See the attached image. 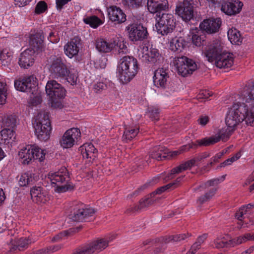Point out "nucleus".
<instances>
[{"instance_id": "bf43d9fd", "label": "nucleus", "mask_w": 254, "mask_h": 254, "mask_svg": "<svg viewBox=\"0 0 254 254\" xmlns=\"http://www.w3.org/2000/svg\"><path fill=\"white\" fill-rule=\"evenodd\" d=\"M171 190V185L169 184L157 189L155 191L150 194L151 197H153L156 194H161L168 190Z\"/></svg>"}, {"instance_id": "c756f323", "label": "nucleus", "mask_w": 254, "mask_h": 254, "mask_svg": "<svg viewBox=\"0 0 254 254\" xmlns=\"http://www.w3.org/2000/svg\"><path fill=\"white\" fill-rule=\"evenodd\" d=\"M169 49L173 52H181L186 46V41L182 37L173 38L169 42Z\"/></svg>"}, {"instance_id": "f3484780", "label": "nucleus", "mask_w": 254, "mask_h": 254, "mask_svg": "<svg viewBox=\"0 0 254 254\" xmlns=\"http://www.w3.org/2000/svg\"><path fill=\"white\" fill-rule=\"evenodd\" d=\"M139 57L143 62L154 64L159 60L160 54L158 50L152 46L149 48L147 46H143Z\"/></svg>"}, {"instance_id": "f257e3e1", "label": "nucleus", "mask_w": 254, "mask_h": 254, "mask_svg": "<svg viewBox=\"0 0 254 254\" xmlns=\"http://www.w3.org/2000/svg\"><path fill=\"white\" fill-rule=\"evenodd\" d=\"M243 122L247 125L254 126V106L249 107L244 103H234L227 113L226 124L228 127L236 129Z\"/></svg>"}, {"instance_id": "4c0bfd02", "label": "nucleus", "mask_w": 254, "mask_h": 254, "mask_svg": "<svg viewBox=\"0 0 254 254\" xmlns=\"http://www.w3.org/2000/svg\"><path fill=\"white\" fill-rule=\"evenodd\" d=\"M13 59L12 52L6 49L0 53V62L2 65L8 66L11 64Z\"/></svg>"}, {"instance_id": "c03bdc74", "label": "nucleus", "mask_w": 254, "mask_h": 254, "mask_svg": "<svg viewBox=\"0 0 254 254\" xmlns=\"http://www.w3.org/2000/svg\"><path fill=\"white\" fill-rule=\"evenodd\" d=\"M7 86L5 82L0 81V107L6 103Z\"/></svg>"}, {"instance_id": "09e8293b", "label": "nucleus", "mask_w": 254, "mask_h": 254, "mask_svg": "<svg viewBox=\"0 0 254 254\" xmlns=\"http://www.w3.org/2000/svg\"><path fill=\"white\" fill-rule=\"evenodd\" d=\"M108 16H126L120 7L116 5H112L107 8Z\"/></svg>"}, {"instance_id": "473e14b6", "label": "nucleus", "mask_w": 254, "mask_h": 254, "mask_svg": "<svg viewBox=\"0 0 254 254\" xmlns=\"http://www.w3.org/2000/svg\"><path fill=\"white\" fill-rule=\"evenodd\" d=\"M96 48L101 53H108L115 48V44L113 41L108 43L103 39H99L96 42Z\"/></svg>"}, {"instance_id": "7c9ffc66", "label": "nucleus", "mask_w": 254, "mask_h": 254, "mask_svg": "<svg viewBox=\"0 0 254 254\" xmlns=\"http://www.w3.org/2000/svg\"><path fill=\"white\" fill-rule=\"evenodd\" d=\"M35 174L30 172L22 174L18 180L20 187H28L34 184L36 181Z\"/></svg>"}, {"instance_id": "58836bf2", "label": "nucleus", "mask_w": 254, "mask_h": 254, "mask_svg": "<svg viewBox=\"0 0 254 254\" xmlns=\"http://www.w3.org/2000/svg\"><path fill=\"white\" fill-rule=\"evenodd\" d=\"M235 239L227 241L224 237H220L216 239L214 241L215 247L216 249L234 247L236 244L234 243Z\"/></svg>"}, {"instance_id": "69168bd1", "label": "nucleus", "mask_w": 254, "mask_h": 254, "mask_svg": "<svg viewBox=\"0 0 254 254\" xmlns=\"http://www.w3.org/2000/svg\"><path fill=\"white\" fill-rule=\"evenodd\" d=\"M68 235V232L67 231H64L58 235L54 236L52 239V241L53 242H56L60 241L64 237Z\"/></svg>"}, {"instance_id": "ea45409f", "label": "nucleus", "mask_w": 254, "mask_h": 254, "mask_svg": "<svg viewBox=\"0 0 254 254\" xmlns=\"http://www.w3.org/2000/svg\"><path fill=\"white\" fill-rule=\"evenodd\" d=\"M235 130V128L227 126L226 128H224L220 130L217 134L215 135V137L218 139V142L220 140L225 141L228 140Z\"/></svg>"}, {"instance_id": "c85d7f7f", "label": "nucleus", "mask_w": 254, "mask_h": 254, "mask_svg": "<svg viewBox=\"0 0 254 254\" xmlns=\"http://www.w3.org/2000/svg\"><path fill=\"white\" fill-rule=\"evenodd\" d=\"M168 149L160 145L153 147L150 151L149 157L158 161L162 160L167 157Z\"/></svg>"}, {"instance_id": "c9c22d12", "label": "nucleus", "mask_w": 254, "mask_h": 254, "mask_svg": "<svg viewBox=\"0 0 254 254\" xmlns=\"http://www.w3.org/2000/svg\"><path fill=\"white\" fill-rule=\"evenodd\" d=\"M229 41L233 44L239 45L243 41L240 31L236 28L230 29L227 32Z\"/></svg>"}, {"instance_id": "4d7b16f0", "label": "nucleus", "mask_w": 254, "mask_h": 254, "mask_svg": "<svg viewBox=\"0 0 254 254\" xmlns=\"http://www.w3.org/2000/svg\"><path fill=\"white\" fill-rule=\"evenodd\" d=\"M149 117L152 120L157 121L159 119L160 110L159 109L155 107L150 108L149 110Z\"/></svg>"}, {"instance_id": "774afa93", "label": "nucleus", "mask_w": 254, "mask_h": 254, "mask_svg": "<svg viewBox=\"0 0 254 254\" xmlns=\"http://www.w3.org/2000/svg\"><path fill=\"white\" fill-rule=\"evenodd\" d=\"M71 0H56V7L58 10H61L63 6Z\"/></svg>"}, {"instance_id": "a18cd8bd", "label": "nucleus", "mask_w": 254, "mask_h": 254, "mask_svg": "<svg viewBox=\"0 0 254 254\" xmlns=\"http://www.w3.org/2000/svg\"><path fill=\"white\" fill-rule=\"evenodd\" d=\"M83 21L86 24H89L94 28H97L103 23L102 20L98 17H87L83 19Z\"/></svg>"}, {"instance_id": "9b49d317", "label": "nucleus", "mask_w": 254, "mask_h": 254, "mask_svg": "<svg viewBox=\"0 0 254 254\" xmlns=\"http://www.w3.org/2000/svg\"><path fill=\"white\" fill-rule=\"evenodd\" d=\"M199 0H184L183 2L177 4L175 9V14L178 16H197L194 13V6H197Z\"/></svg>"}, {"instance_id": "4be33fe9", "label": "nucleus", "mask_w": 254, "mask_h": 254, "mask_svg": "<svg viewBox=\"0 0 254 254\" xmlns=\"http://www.w3.org/2000/svg\"><path fill=\"white\" fill-rule=\"evenodd\" d=\"M81 45L80 38L78 36L74 37L64 45L65 54L69 58H72L78 54Z\"/></svg>"}, {"instance_id": "39448f33", "label": "nucleus", "mask_w": 254, "mask_h": 254, "mask_svg": "<svg viewBox=\"0 0 254 254\" xmlns=\"http://www.w3.org/2000/svg\"><path fill=\"white\" fill-rule=\"evenodd\" d=\"M108 243L106 239H99L75 249L72 254H97L106 249Z\"/></svg>"}, {"instance_id": "393cba45", "label": "nucleus", "mask_w": 254, "mask_h": 254, "mask_svg": "<svg viewBox=\"0 0 254 254\" xmlns=\"http://www.w3.org/2000/svg\"><path fill=\"white\" fill-rule=\"evenodd\" d=\"M34 50L27 49L22 52L19 56L18 64L23 68H27L32 66L34 63L35 54Z\"/></svg>"}, {"instance_id": "864d4df0", "label": "nucleus", "mask_w": 254, "mask_h": 254, "mask_svg": "<svg viewBox=\"0 0 254 254\" xmlns=\"http://www.w3.org/2000/svg\"><path fill=\"white\" fill-rule=\"evenodd\" d=\"M205 36L202 34L200 35L198 32L196 34H193L192 36V43L197 47H200L203 44V42L205 41Z\"/></svg>"}, {"instance_id": "dca6fc26", "label": "nucleus", "mask_w": 254, "mask_h": 254, "mask_svg": "<svg viewBox=\"0 0 254 254\" xmlns=\"http://www.w3.org/2000/svg\"><path fill=\"white\" fill-rule=\"evenodd\" d=\"M128 37L132 41H142L148 36L147 28L142 24H131L127 27Z\"/></svg>"}, {"instance_id": "603ef678", "label": "nucleus", "mask_w": 254, "mask_h": 254, "mask_svg": "<svg viewBox=\"0 0 254 254\" xmlns=\"http://www.w3.org/2000/svg\"><path fill=\"white\" fill-rule=\"evenodd\" d=\"M17 123V120L15 115H9L7 116L4 121V124L5 127L13 129V128L16 126Z\"/></svg>"}, {"instance_id": "f8f14e48", "label": "nucleus", "mask_w": 254, "mask_h": 254, "mask_svg": "<svg viewBox=\"0 0 254 254\" xmlns=\"http://www.w3.org/2000/svg\"><path fill=\"white\" fill-rule=\"evenodd\" d=\"M155 27L158 34L166 35L171 33L175 27L173 17H156Z\"/></svg>"}, {"instance_id": "9d476101", "label": "nucleus", "mask_w": 254, "mask_h": 254, "mask_svg": "<svg viewBox=\"0 0 254 254\" xmlns=\"http://www.w3.org/2000/svg\"><path fill=\"white\" fill-rule=\"evenodd\" d=\"M194 165V160L191 159L186 161L179 166L172 169L171 172L169 173H162L159 175L157 177H154L152 179L151 182H150L149 184H151L152 185L155 184L158 182L159 179H162L163 181L166 182L169 180L172 179L174 178V175L181 173L187 169H190L192 166Z\"/></svg>"}, {"instance_id": "de8ad7c7", "label": "nucleus", "mask_w": 254, "mask_h": 254, "mask_svg": "<svg viewBox=\"0 0 254 254\" xmlns=\"http://www.w3.org/2000/svg\"><path fill=\"white\" fill-rule=\"evenodd\" d=\"M234 243L236 245H239L245 243L248 241H254V234L251 233L245 234L235 239Z\"/></svg>"}, {"instance_id": "72a5a7b5", "label": "nucleus", "mask_w": 254, "mask_h": 254, "mask_svg": "<svg viewBox=\"0 0 254 254\" xmlns=\"http://www.w3.org/2000/svg\"><path fill=\"white\" fill-rule=\"evenodd\" d=\"M15 132L13 129L4 128L0 132V144H7L10 140L15 138Z\"/></svg>"}, {"instance_id": "7ed1b4c3", "label": "nucleus", "mask_w": 254, "mask_h": 254, "mask_svg": "<svg viewBox=\"0 0 254 254\" xmlns=\"http://www.w3.org/2000/svg\"><path fill=\"white\" fill-rule=\"evenodd\" d=\"M48 179L52 185L55 187V191L58 193H63L74 190V186L69 182V176L67 169L62 167L58 171L50 173Z\"/></svg>"}, {"instance_id": "ddd939ff", "label": "nucleus", "mask_w": 254, "mask_h": 254, "mask_svg": "<svg viewBox=\"0 0 254 254\" xmlns=\"http://www.w3.org/2000/svg\"><path fill=\"white\" fill-rule=\"evenodd\" d=\"M37 85L36 78L33 76L19 78L14 82V87L16 90L31 93L33 95L37 90Z\"/></svg>"}, {"instance_id": "79ce46f5", "label": "nucleus", "mask_w": 254, "mask_h": 254, "mask_svg": "<svg viewBox=\"0 0 254 254\" xmlns=\"http://www.w3.org/2000/svg\"><path fill=\"white\" fill-rule=\"evenodd\" d=\"M216 191L217 189L215 188L210 189L208 191L205 192L204 194L201 195L198 198L197 202L200 204H202L209 201L215 195Z\"/></svg>"}, {"instance_id": "37998d69", "label": "nucleus", "mask_w": 254, "mask_h": 254, "mask_svg": "<svg viewBox=\"0 0 254 254\" xmlns=\"http://www.w3.org/2000/svg\"><path fill=\"white\" fill-rule=\"evenodd\" d=\"M31 148L33 152V160H38L39 162L43 161L45 156V151L35 145H31Z\"/></svg>"}, {"instance_id": "412c9836", "label": "nucleus", "mask_w": 254, "mask_h": 254, "mask_svg": "<svg viewBox=\"0 0 254 254\" xmlns=\"http://www.w3.org/2000/svg\"><path fill=\"white\" fill-rule=\"evenodd\" d=\"M223 51V46L221 42L215 40L207 47L204 53L209 62H214Z\"/></svg>"}, {"instance_id": "680f3d73", "label": "nucleus", "mask_w": 254, "mask_h": 254, "mask_svg": "<svg viewBox=\"0 0 254 254\" xmlns=\"http://www.w3.org/2000/svg\"><path fill=\"white\" fill-rule=\"evenodd\" d=\"M140 210L138 205H130L127 208L125 213L127 214H132L138 212Z\"/></svg>"}, {"instance_id": "6ab92c4d", "label": "nucleus", "mask_w": 254, "mask_h": 254, "mask_svg": "<svg viewBox=\"0 0 254 254\" xmlns=\"http://www.w3.org/2000/svg\"><path fill=\"white\" fill-rule=\"evenodd\" d=\"M222 24L220 17L214 18L213 17L205 19L201 22L199 27L200 29L206 31L207 33H215L218 31Z\"/></svg>"}, {"instance_id": "e2e57ef3", "label": "nucleus", "mask_w": 254, "mask_h": 254, "mask_svg": "<svg viewBox=\"0 0 254 254\" xmlns=\"http://www.w3.org/2000/svg\"><path fill=\"white\" fill-rule=\"evenodd\" d=\"M106 87L107 85L104 82H99L94 85L93 89L96 93H99L105 90Z\"/></svg>"}, {"instance_id": "2eb2a0df", "label": "nucleus", "mask_w": 254, "mask_h": 254, "mask_svg": "<svg viewBox=\"0 0 254 254\" xmlns=\"http://www.w3.org/2000/svg\"><path fill=\"white\" fill-rule=\"evenodd\" d=\"M80 131L77 128H71L67 130L60 140L61 146L64 148H70L80 138Z\"/></svg>"}, {"instance_id": "0eeeda50", "label": "nucleus", "mask_w": 254, "mask_h": 254, "mask_svg": "<svg viewBox=\"0 0 254 254\" xmlns=\"http://www.w3.org/2000/svg\"><path fill=\"white\" fill-rule=\"evenodd\" d=\"M174 64L179 74L184 77L192 74L197 68L195 62L185 56L175 58Z\"/></svg>"}, {"instance_id": "a211bd4d", "label": "nucleus", "mask_w": 254, "mask_h": 254, "mask_svg": "<svg viewBox=\"0 0 254 254\" xmlns=\"http://www.w3.org/2000/svg\"><path fill=\"white\" fill-rule=\"evenodd\" d=\"M154 85L161 89H165L169 80L168 70L163 68H159L154 72Z\"/></svg>"}, {"instance_id": "bb28decb", "label": "nucleus", "mask_w": 254, "mask_h": 254, "mask_svg": "<svg viewBox=\"0 0 254 254\" xmlns=\"http://www.w3.org/2000/svg\"><path fill=\"white\" fill-rule=\"evenodd\" d=\"M43 38L44 37L40 32L31 34L29 37L30 48L28 49L34 50L35 53L41 51L43 46Z\"/></svg>"}, {"instance_id": "0e129e2a", "label": "nucleus", "mask_w": 254, "mask_h": 254, "mask_svg": "<svg viewBox=\"0 0 254 254\" xmlns=\"http://www.w3.org/2000/svg\"><path fill=\"white\" fill-rule=\"evenodd\" d=\"M64 79H66L67 81L71 85H73L76 84L77 76L76 75L70 73L69 72L67 76L65 77Z\"/></svg>"}, {"instance_id": "2f4dec72", "label": "nucleus", "mask_w": 254, "mask_h": 254, "mask_svg": "<svg viewBox=\"0 0 254 254\" xmlns=\"http://www.w3.org/2000/svg\"><path fill=\"white\" fill-rule=\"evenodd\" d=\"M32 150L31 145H27L19 152V156L23 164H28L33 160L34 156Z\"/></svg>"}, {"instance_id": "1a4fd4ad", "label": "nucleus", "mask_w": 254, "mask_h": 254, "mask_svg": "<svg viewBox=\"0 0 254 254\" xmlns=\"http://www.w3.org/2000/svg\"><path fill=\"white\" fill-rule=\"evenodd\" d=\"M94 213L95 211L93 208H85V205L80 203L75 206L73 212H71L69 217L74 221H90V217Z\"/></svg>"}, {"instance_id": "6e6552de", "label": "nucleus", "mask_w": 254, "mask_h": 254, "mask_svg": "<svg viewBox=\"0 0 254 254\" xmlns=\"http://www.w3.org/2000/svg\"><path fill=\"white\" fill-rule=\"evenodd\" d=\"M45 88L46 93L51 100L52 106L54 103H58L57 100L64 98L65 95V90L54 80L48 81Z\"/></svg>"}, {"instance_id": "5701e85b", "label": "nucleus", "mask_w": 254, "mask_h": 254, "mask_svg": "<svg viewBox=\"0 0 254 254\" xmlns=\"http://www.w3.org/2000/svg\"><path fill=\"white\" fill-rule=\"evenodd\" d=\"M30 194L33 201L37 203H45L49 200L47 191L40 186H34L31 188Z\"/></svg>"}, {"instance_id": "13d9d810", "label": "nucleus", "mask_w": 254, "mask_h": 254, "mask_svg": "<svg viewBox=\"0 0 254 254\" xmlns=\"http://www.w3.org/2000/svg\"><path fill=\"white\" fill-rule=\"evenodd\" d=\"M191 234H181L171 236V239H173V242H180L182 241L185 240L187 238L190 237Z\"/></svg>"}, {"instance_id": "aec40b11", "label": "nucleus", "mask_w": 254, "mask_h": 254, "mask_svg": "<svg viewBox=\"0 0 254 254\" xmlns=\"http://www.w3.org/2000/svg\"><path fill=\"white\" fill-rule=\"evenodd\" d=\"M168 8L167 0H148L147 8L151 13H156V16H164L166 13L163 12Z\"/></svg>"}, {"instance_id": "e433bc0d", "label": "nucleus", "mask_w": 254, "mask_h": 254, "mask_svg": "<svg viewBox=\"0 0 254 254\" xmlns=\"http://www.w3.org/2000/svg\"><path fill=\"white\" fill-rule=\"evenodd\" d=\"M225 177L226 175H223L220 178L210 180L207 181L206 183L202 184L201 185H199L198 187L194 188L193 190L195 192L197 191L198 190L201 191V189H202V190H204L209 187L213 186L215 185H218L221 182L223 181L224 180V179H225Z\"/></svg>"}, {"instance_id": "423d86ee", "label": "nucleus", "mask_w": 254, "mask_h": 254, "mask_svg": "<svg viewBox=\"0 0 254 254\" xmlns=\"http://www.w3.org/2000/svg\"><path fill=\"white\" fill-rule=\"evenodd\" d=\"M50 76L53 78H63L69 72L66 65L60 57H55L51 60L49 67Z\"/></svg>"}, {"instance_id": "a878e982", "label": "nucleus", "mask_w": 254, "mask_h": 254, "mask_svg": "<svg viewBox=\"0 0 254 254\" xmlns=\"http://www.w3.org/2000/svg\"><path fill=\"white\" fill-rule=\"evenodd\" d=\"M242 100L249 107L254 106V79L248 83L241 93Z\"/></svg>"}, {"instance_id": "8fccbe9b", "label": "nucleus", "mask_w": 254, "mask_h": 254, "mask_svg": "<svg viewBox=\"0 0 254 254\" xmlns=\"http://www.w3.org/2000/svg\"><path fill=\"white\" fill-rule=\"evenodd\" d=\"M198 144L200 146H209L218 142V139L214 136L210 137H205L197 141Z\"/></svg>"}, {"instance_id": "5fc2aeb1", "label": "nucleus", "mask_w": 254, "mask_h": 254, "mask_svg": "<svg viewBox=\"0 0 254 254\" xmlns=\"http://www.w3.org/2000/svg\"><path fill=\"white\" fill-rule=\"evenodd\" d=\"M152 197L149 194L145 198L140 199L138 205L140 210L148 207L154 202V200L152 199Z\"/></svg>"}, {"instance_id": "cd10ccee", "label": "nucleus", "mask_w": 254, "mask_h": 254, "mask_svg": "<svg viewBox=\"0 0 254 254\" xmlns=\"http://www.w3.org/2000/svg\"><path fill=\"white\" fill-rule=\"evenodd\" d=\"M79 151L83 158H89L90 160H94L97 156V150L91 143H84L79 147Z\"/></svg>"}, {"instance_id": "6e6d98bb", "label": "nucleus", "mask_w": 254, "mask_h": 254, "mask_svg": "<svg viewBox=\"0 0 254 254\" xmlns=\"http://www.w3.org/2000/svg\"><path fill=\"white\" fill-rule=\"evenodd\" d=\"M48 9V6L44 1H40L37 3L35 8V13L36 14H41L46 11Z\"/></svg>"}, {"instance_id": "49530a36", "label": "nucleus", "mask_w": 254, "mask_h": 254, "mask_svg": "<svg viewBox=\"0 0 254 254\" xmlns=\"http://www.w3.org/2000/svg\"><path fill=\"white\" fill-rule=\"evenodd\" d=\"M143 1V0H123L122 2L129 9H136L142 6Z\"/></svg>"}, {"instance_id": "f03ea898", "label": "nucleus", "mask_w": 254, "mask_h": 254, "mask_svg": "<svg viewBox=\"0 0 254 254\" xmlns=\"http://www.w3.org/2000/svg\"><path fill=\"white\" fill-rule=\"evenodd\" d=\"M139 69L137 60L130 56H125L120 61L117 70L120 81L127 84L135 76Z\"/></svg>"}, {"instance_id": "20e7f679", "label": "nucleus", "mask_w": 254, "mask_h": 254, "mask_svg": "<svg viewBox=\"0 0 254 254\" xmlns=\"http://www.w3.org/2000/svg\"><path fill=\"white\" fill-rule=\"evenodd\" d=\"M36 124L34 125L35 133L38 139L46 141L50 138L51 123L48 113H40L37 116Z\"/></svg>"}, {"instance_id": "b1692460", "label": "nucleus", "mask_w": 254, "mask_h": 254, "mask_svg": "<svg viewBox=\"0 0 254 254\" xmlns=\"http://www.w3.org/2000/svg\"><path fill=\"white\" fill-rule=\"evenodd\" d=\"M214 62L216 66L219 68L230 67L234 63L233 54L231 53L223 52L217 57Z\"/></svg>"}, {"instance_id": "338daca9", "label": "nucleus", "mask_w": 254, "mask_h": 254, "mask_svg": "<svg viewBox=\"0 0 254 254\" xmlns=\"http://www.w3.org/2000/svg\"><path fill=\"white\" fill-rule=\"evenodd\" d=\"M48 38L49 40L53 43H58L60 40L59 36L56 33V32H54L50 33Z\"/></svg>"}, {"instance_id": "4468645a", "label": "nucleus", "mask_w": 254, "mask_h": 254, "mask_svg": "<svg viewBox=\"0 0 254 254\" xmlns=\"http://www.w3.org/2000/svg\"><path fill=\"white\" fill-rule=\"evenodd\" d=\"M213 4L222 3L221 10L228 15H235L239 13L242 10L243 3L239 0L234 2L224 1L223 0H208Z\"/></svg>"}, {"instance_id": "3c124183", "label": "nucleus", "mask_w": 254, "mask_h": 254, "mask_svg": "<svg viewBox=\"0 0 254 254\" xmlns=\"http://www.w3.org/2000/svg\"><path fill=\"white\" fill-rule=\"evenodd\" d=\"M113 43L115 44V48L118 47V52L119 54H125L127 51V47L126 42L124 43L123 41H120L118 39L113 40Z\"/></svg>"}, {"instance_id": "052dcab7", "label": "nucleus", "mask_w": 254, "mask_h": 254, "mask_svg": "<svg viewBox=\"0 0 254 254\" xmlns=\"http://www.w3.org/2000/svg\"><path fill=\"white\" fill-rule=\"evenodd\" d=\"M42 102V98L40 96L36 95L31 96L28 102L30 106H36Z\"/></svg>"}, {"instance_id": "f704fd0d", "label": "nucleus", "mask_w": 254, "mask_h": 254, "mask_svg": "<svg viewBox=\"0 0 254 254\" xmlns=\"http://www.w3.org/2000/svg\"><path fill=\"white\" fill-rule=\"evenodd\" d=\"M32 243L31 240L29 238H21L10 248V252H14L17 250L20 251H23Z\"/></svg>"}, {"instance_id": "a19ab883", "label": "nucleus", "mask_w": 254, "mask_h": 254, "mask_svg": "<svg viewBox=\"0 0 254 254\" xmlns=\"http://www.w3.org/2000/svg\"><path fill=\"white\" fill-rule=\"evenodd\" d=\"M139 132L138 127H126L123 138L124 140L130 141L132 138L135 137Z\"/></svg>"}]
</instances>
